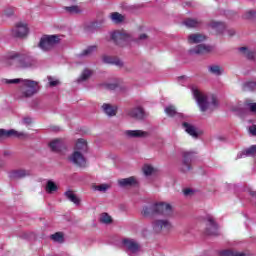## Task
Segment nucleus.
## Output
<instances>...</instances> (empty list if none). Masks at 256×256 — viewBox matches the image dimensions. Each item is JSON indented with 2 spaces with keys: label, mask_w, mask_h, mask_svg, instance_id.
Wrapping results in <instances>:
<instances>
[{
  "label": "nucleus",
  "mask_w": 256,
  "mask_h": 256,
  "mask_svg": "<svg viewBox=\"0 0 256 256\" xmlns=\"http://www.w3.org/2000/svg\"><path fill=\"white\" fill-rule=\"evenodd\" d=\"M183 193L185 197H192V195H195V191L191 188H185Z\"/></svg>",
  "instance_id": "nucleus-48"
},
{
  "label": "nucleus",
  "mask_w": 256,
  "mask_h": 256,
  "mask_svg": "<svg viewBox=\"0 0 256 256\" xmlns=\"http://www.w3.org/2000/svg\"><path fill=\"white\" fill-rule=\"evenodd\" d=\"M142 215H144V217H151V215H156L155 204L145 206L142 210Z\"/></svg>",
  "instance_id": "nucleus-30"
},
{
  "label": "nucleus",
  "mask_w": 256,
  "mask_h": 256,
  "mask_svg": "<svg viewBox=\"0 0 256 256\" xmlns=\"http://www.w3.org/2000/svg\"><path fill=\"white\" fill-rule=\"evenodd\" d=\"M165 113L168 117H175V115H177V110L175 109V106H168L165 108Z\"/></svg>",
  "instance_id": "nucleus-43"
},
{
  "label": "nucleus",
  "mask_w": 256,
  "mask_h": 256,
  "mask_svg": "<svg viewBox=\"0 0 256 256\" xmlns=\"http://www.w3.org/2000/svg\"><path fill=\"white\" fill-rule=\"evenodd\" d=\"M155 171V168L151 165H145L143 167V173L144 175H153V172Z\"/></svg>",
  "instance_id": "nucleus-45"
},
{
  "label": "nucleus",
  "mask_w": 256,
  "mask_h": 256,
  "mask_svg": "<svg viewBox=\"0 0 256 256\" xmlns=\"http://www.w3.org/2000/svg\"><path fill=\"white\" fill-rule=\"evenodd\" d=\"M193 152H184L181 171L183 173H187V171H191V161H193Z\"/></svg>",
  "instance_id": "nucleus-13"
},
{
  "label": "nucleus",
  "mask_w": 256,
  "mask_h": 256,
  "mask_svg": "<svg viewBox=\"0 0 256 256\" xmlns=\"http://www.w3.org/2000/svg\"><path fill=\"white\" fill-rule=\"evenodd\" d=\"M255 18H256L255 10H248L243 15V19H255Z\"/></svg>",
  "instance_id": "nucleus-44"
},
{
  "label": "nucleus",
  "mask_w": 256,
  "mask_h": 256,
  "mask_svg": "<svg viewBox=\"0 0 256 256\" xmlns=\"http://www.w3.org/2000/svg\"><path fill=\"white\" fill-rule=\"evenodd\" d=\"M64 11L70 15H78V13H81V8L79 6H66L64 7Z\"/></svg>",
  "instance_id": "nucleus-34"
},
{
  "label": "nucleus",
  "mask_w": 256,
  "mask_h": 256,
  "mask_svg": "<svg viewBox=\"0 0 256 256\" xmlns=\"http://www.w3.org/2000/svg\"><path fill=\"white\" fill-rule=\"evenodd\" d=\"M61 41V38H59V35H50V36H44L40 39V42L38 44V47L42 51H51L57 43Z\"/></svg>",
  "instance_id": "nucleus-4"
},
{
  "label": "nucleus",
  "mask_w": 256,
  "mask_h": 256,
  "mask_svg": "<svg viewBox=\"0 0 256 256\" xmlns=\"http://www.w3.org/2000/svg\"><path fill=\"white\" fill-rule=\"evenodd\" d=\"M256 89V82L251 81V82H246L243 86L244 91H255Z\"/></svg>",
  "instance_id": "nucleus-41"
},
{
  "label": "nucleus",
  "mask_w": 256,
  "mask_h": 256,
  "mask_svg": "<svg viewBox=\"0 0 256 256\" xmlns=\"http://www.w3.org/2000/svg\"><path fill=\"white\" fill-rule=\"evenodd\" d=\"M0 167H3V162H0Z\"/></svg>",
  "instance_id": "nucleus-55"
},
{
  "label": "nucleus",
  "mask_w": 256,
  "mask_h": 256,
  "mask_svg": "<svg viewBox=\"0 0 256 256\" xmlns=\"http://www.w3.org/2000/svg\"><path fill=\"white\" fill-rule=\"evenodd\" d=\"M248 131H249L250 135H253L254 137H256V125L250 126Z\"/></svg>",
  "instance_id": "nucleus-49"
},
{
  "label": "nucleus",
  "mask_w": 256,
  "mask_h": 256,
  "mask_svg": "<svg viewBox=\"0 0 256 256\" xmlns=\"http://www.w3.org/2000/svg\"><path fill=\"white\" fill-rule=\"evenodd\" d=\"M74 151H79L80 153H86L87 151V140L79 138L76 141Z\"/></svg>",
  "instance_id": "nucleus-25"
},
{
  "label": "nucleus",
  "mask_w": 256,
  "mask_h": 256,
  "mask_svg": "<svg viewBox=\"0 0 256 256\" xmlns=\"http://www.w3.org/2000/svg\"><path fill=\"white\" fill-rule=\"evenodd\" d=\"M208 73L210 75H214L215 77H221L223 73H225V70L223 67L219 64H210L208 67Z\"/></svg>",
  "instance_id": "nucleus-20"
},
{
  "label": "nucleus",
  "mask_w": 256,
  "mask_h": 256,
  "mask_svg": "<svg viewBox=\"0 0 256 256\" xmlns=\"http://www.w3.org/2000/svg\"><path fill=\"white\" fill-rule=\"evenodd\" d=\"M256 155V145H252L249 148L242 151L240 154H238V159H241V157H255Z\"/></svg>",
  "instance_id": "nucleus-26"
},
{
  "label": "nucleus",
  "mask_w": 256,
  "mask_h": 256,
  "mask_svg": "<svg viewBox=\"0 0 256 256\" xmlns=\"http://www.w3.org/2000/svg\"><path fill=\"white\" fill-rule=\"evenodd\" d=\"M100 223H104L105 225H109L110 223H113V219L111 216L107 213H102L100 216Z\"/></svg>",
  "instance_id": "nucleus-40"
},
{
  "label": "nucleus",
  "mask_w": 256,
  "mask_h": 256,
  "mask_svg": "<svg viewBox=\"0 0 256 256\" xmlns=\"http://www.w3.org/2000/svg\"><path fill=\"white\" fill-rule=\"evenodd\" d=\"M65 197L67 198L68 201H71V203H74V205H81V199L73 193V191L68 190L65 192Z\"/></svg>",
  "instance_id": "nucleus-27"
},
{
  "label": "nucleus",
  "mask_w": 256,
  "mask_h": 256,
  "mask_svg": "<svg viewBox=\"0 0 256 256\" xmlns=\"http://www.w3.org/2000/svg\"><path fill=\"white\" fill-rule=\"evenodd\" d=\"M4 155H5V157H8V155H11V152L6 151V152H4Z\"/></svg>",
  "instance_id": "nucleus-54"
},
{
  "label": "nucleus",
  "mask_w": 256,
  "mask_h": 256,
  "mask_svg": "<svg viewBox=\"0 0 256 256\" xmlns=\"http://www.w3.org/2000/svg\"><path fill=\"white\" fill-rule=\"evenodd\" d=\"M154 233H169L173 231V224L167 219H158L152 222Z\"/></svg>",
  "instance_id": "nucleus-5"
},
{
  "label": "nucleus",
  "mask_w": 256,
  "mask_h": 256,
  "mask_svg": "<svg viewBox=\"0 0 256 256\" xmlns=\"http://www.w3.org/2000/svg\"><path fill=\"white\" fill-rule=\"evenodd\" d=\"M207 53H211V46L205 44L197 45L189 50L190 55H207Z\"/></svg>",
  "instance_id": "nucleus-15"
},
{
  "label": "nucleus",
  "mask_w": 256,
  "mask_h": 256,
  "mask_svg": "<svg viewBox=\"0 0 256 256\" xmlns=\"http://www.w3.org/2000/svg\"><path fill=\"white\" fill-rule=\"evenodd\" d=\"M93 75V71L89 70L88 68L84 69L80 77L77 79L78 83H82V81H87L89 77Z\"/></svg>",
  "instance_id": "nucleus-32"
},
{
  "label": "nucleus",
  "mask_w": 256,
  "mask_h": 256,
  "mask_svg": "<svg viewBox=\"0 0 256 256\" xmlns=\"http://www.w3.org/2000/svg\"><path fill=\"white\" fill-rule=\"evenodd\" d=\"M192 95L202 113L206 111H215L217 109L219 102H217V98L213 95H206L203 92H200L199 88L192 86L191 87Z\"/></svg>",
  "instance_id": "nucleus-2"
},
{
  "label": "nucleus",
  "mask_w": 256,
  "mask_h": 256,
  "mask_svg": "<svg viewBox=\"0 0 256 256\" xmlns=\"http://www.w3.org/2000/svg\"><path fill=\"white\" fill-rule=\"evenodd\" d=\"M147 39V34H141L140 36H139V40L140 41H145Z\"/></svg>",
  "instance_id": "nucleus-52"
},
{
  "label": "nucleus",
  "mask_w": 256,
  "mask_h": 256,
  "mask_svg": "<svg viewBox=\"0 0 256 256\" xmlns=\"http://www.w3.org/2000/svg\"><path fill=\"white\" fill-rule=\"evenodd\" d=\"M210 27L217 31V33H223L225 31V23L219 21H212L210 22Z\"/></svg>",
  "instance_id": "nucleus-29"
},
{
  "label": "nucleus",
  "mask_w": 256,
  "mask_h": 256,
  "mask_svg": "<svg viewBox=\"0 0 256 256\" xmlns=\"http://www.w3.org/2000/svg\"><path fill=\"white\" fill-rule=\"evenodd\" d=\"M217 223H215V220L211 217L207 220V227H206V233L207 235H217Z\"/></svg>",
  "instance_id": "nucleus-22"
},
{
  "label": "nucleus",
  "mask_w": 256,
  "mask_h": 256,
  "mask_svg": "<svg viewBox=\"0 0 256 256\" xmlns=\"http://www.w3.org/2000/svg\"><path fill=\"white\" fill-rule=\"evenodd\" d=\"M9 137H27L25 132H18L17 130L0 129V139H9Z\"/></svg>",
  "instance_id": "nucleus-14"
},
{
  "label": "nucleus",
  "mask_w": 256,
  "mask_h": 256,
  "mask_svg": "<svg viewBox=\"0 0 256 256\" xmlns=\"http://www.w3.org/2000/svg\"><path fill=\"white\" fill-rule=\"evenodd\" d=\"M240 53L247 57V59H255V52L248 50L247 47H241L239 48Z\"/></svg>",
  "instance_id": "nucleus-33"
},
{
  "label": "nucleus",
  "mask_w": 256,
  "mask_h": 256,
  "mask_svg": "<svg viewBox=\"0 0 256 256\" xmlns=\"http://www.w3.org/2000/svg\"><path fill=\"white\" fill-rule=\"evenodd\" d=\"M105 89H109L110 91H115L117 87H119V83L114 82V83H106L104 84Z\"/></svg>",
  "instance_id": "nucleus-46"
},
{
  "label": "nucleus",
  "mask_w": 256,
  "mask_h": 256,
  "mask_svg": "<svg viewBox=\"0 0 256 256\" xmlns=\"http://www.w3.org/2000/svg\"><path fill=\"white\" fill-rule=\"evenodd\" d=\"M27 33H29V28H27V24L18 23L16 27L12 30L13 37H18L22 39V37H27Z\"/></svg>",
  "instance_id": "nucleus-11"
},
{
  "label": "nucleus",
  "mask_w": 256,
  "mask_h": 256,
  "mask_svg": "<svg viewBox=\"0 0 256 256\" xmlns=\"http://www.w3.org/2000/svg\"><path fill=\"white\" fill-rule=\"evenodd\" d=\"M103 61L104 63H108L110 65H117L118 67L123 66V62H121V60H113V58L109 57V56H104L103 57Z\"/></svg>",
  "instance_id": "nucleus-37"
},
{
  "label": "nucleus",
  "mask_w": 256,
  "mask_h": 256,
  "mask_svg": "<svg viewBox=\"0 0 256 256\" xmlns=\"http://www.w3.org/2000/svg\"><path fill=\"white\" fill-rule=\"evenodd\" d=\"M156 215H163L164 217H171L173 215V207L167 203L155 204Z\"/></svg>",
  "instance_id": "nucleus-8"
},
{
  "label": "nucleus",
  "mask_w": 256,
  "mask_h": 256,
  "mask_svg": "<svg viewBox=\"0 0 256 256\" xmlns=\"http://www.w3.org/2000/svg\"><path fill=\"white\" fill-rule=\"evenodd\" d=\"M122 245L133 255H137V253L141 252V243L133 238H124L122 240Z\"/></svg>",
  "instance_id": "nucleus-6"
},
{
  "label": "nucleus",
  "mask_w": 256,
  "mask_h": 256,
  "mask_svg": "<svg viewBox=\"0 0 256 256\" xmlns=\"http://www.w3.org/2000/svg\"><path fill=\"white\" fill-rule=\"evenodd\" d=\"M7 85H17L20 83L19 97L20 99H29L39 93V82L23 78L5 79Z\"/></svg>",
  "instance_id": "nucleus-1"
},
{
  "label": "nucleus",
  "mask_w": 256,
  "mask_h": 256,
  "mask_svg": "<svg viewBox=\"0 0 256 256\" xmlns=\"http://www.w3.org/2000/svg\"><path fill=\"white\" fill-rule=\"evenodd\" d=\"M182 127L184 131L188 133V135H190V137H193L194 139H197V137H199V131L197 130V127H195V125H193L192 123L183 122Z\"/></svg>",
  "instance_id": "nucleus-18"
},
{
  "label": "nucleus",
  "mask_w": 256,
  "mask_h": 256,
  "mask_svg": "<svg viewBox=\"0 0 256 256\" xmlns=\"http://www.w3.org/2000/svg\"><path fill=\"white\" fill-rule=\"evenodd\" d=\"M48 81L50 87H57V85H60L61 83L59 80H54L51 76L48 77Z\"/></svg>",
  "instance_id": "nucleus-47"
},
{
  "label": "nucleus",
  "mask_w": 256,
  "mask_h": 256,
  "mask_svg": "<svg viewBox=\"0 0 256 256\" xmlns=\"http://www.w3.org/2000/svg\"><path fill=\"white\" fill-rule=\"evenodd\" d=\"M32 121L33 120L31 118L26 117L22 120V123H24V125H31Z\"/></svg>",
  "instance_id": "nucleus-50"
},
{
  "label": "nucleus",
  "mask_w": 256,
  "mask_h": 256,
  "mask_svg": "<svg viewBox=\"0 0 256 256\" xmlns=\"http://www.w3.org/2000/svg\"><path fill=\"white\" fill-rule=\"evenodd\" d=\"M124 135L127 139H143L149 137V132L143 130H126Z\"/></svg>",
  "instance_id": "nucleus-12"
},
{
  "label": "nucleus",
  "mask_w": 256,
  "mask_h": 256,
  "mask_svg": "<svg viewBox=\"0 0 256 256\" xmlns=\"http://www.w3.org/2000/svg\"><path fill=\"white\" fill-rule=\"evenodd\" d=\"M102 109L108 117H115V115H117V109L111 104H103Z\"/></svg>",
  "instance_id": "nucleus-28"
},
{
  "label": "nucleus",
  "mask_w": 256,
  "mask_h": 256,
  "mask_svg": "<svg viewBox=\"0 0 256 256\" xmlns=\"http://www.w3.org/2000/svg\"><path fill=\"white\" fill-rule=\"evenodd\" d=\"M95 51H97V47L95 45L89 46L79 54V57H91Z\"/></svg>",
  "instance_id": "nucleus-31"
},
{
  "label": "nucleus",
  "mask_w": 256,
  "mask_h": 256,
  "mask_svg": "<svg viewBox=\"0 0 256 256\" xmlns=\"http://www.w3.org/2000/svg\"><path fill=\"white\" fill-rule=\"evenodd\" d=\"M220 256H245V253L237 252V251H233V250H223L220 253Z\"/></svg>",
  "instance_id": "nucleus-39"
},
{
  "label": "nucleus",
  "mask_w": 256,
  "mask_h": 256,
  "mask_svg": "<svg viewBox=\"0 0 256 256\" xmlns=\"http://www.w3.org/2000/svg\"><path fill=\"white\" fill-rule=\"evenodd\" d=\"M68 161L73 165H76V167H85L87 164V160L85 159L83 152H79L77 150H74V152L69 156Z\"/></svg>",
  "instance_id": "nucleus-7"
},
{
  "label": "nucleus",
  "mask_w": 256,
  "mask_h": 256,
  "mask_svg": "<svg viewBox=\"0 0 256 256\" xmlns=\"http://www.w3.org/2000/svg\"><path fill=\"white\" fill-rule=\"evenodd\" d=\"M227 33H228L229 37H233V35H235V29H228Z\"/></svg>",
  "instance_id": "nucleus-51"
},
{
  "label": "nucleus",
  "mask_w": 256,
  "mask_h": 256,
  "mask_svg": "<svg viewBox=\"0 0 256 256\" xmlns=\"http://www.w3.org/2000/svg\"><path fill=\"white\" fill-rule=\"evenodd\" d=\"M109 189H111V185H109V184H100V185L94 186L95 191H100L102 193H105V191H107Z\"/></svg>",
  "instance_id": "nucleus-42"
},
{
  "label": "nucleus",
  "mask_w": 256,
  "mask_h": 256,
  "mask_svg": "<svg viewBox=\"0 0 256 256\" xmlns=\"http://www.w3.org/2000/svg\"><path fill=\"white\" fill-rule=\"evenodd\" d=\"M110 19L113 21V23H123L125 17L118 12H113L110 15Z\"/></svg>",
  "instance_id": "nucleus-36"
},
{
  "label": "nucleus",
  "mask_w": 256,
  "mask_h": 256,
  "mask_svg": "<svg viewBox=\"0 0 256 256\" xmlns=\"http://www.w3.org/2000/svg\"><path fill=\"white\" fill-rule=\"evenodd\" d=\"M50 149L55 153H61L65 149V142H63V139H55L50 142Z\"/></svg>",
  "instance_id": "nucleus-21"
},
{
  "label": "nucleus",
  "mask_w": 256,
  "mask_h": 256,
  "mask_svg": "<svg viewBox=\"0 0 256 256\" xmlns=\"http://www.w3.org/2000/svg\"><path fill=\"white\" fill-rule=\"evenodd\" d=\"M111 39L116 45H124L129 41L130 37L125 32L114 31L111 33Z\"/></svg>",
  "instance_id": "nucleus-10"
},
{
  "label": "nucleus",
  "mask_w": 256,
  "mask_h": 256,
  "mask_svg": "<svg viewBox=\"0 0 256 256\" xmlns=\"http://www.w3.org/2000/svg\"><path fill=\"white\" fill-rule=\"evenodd\" d=\"M250 195H251L252 197H256V191L250 190Z\"/></svg>",
  "instance_id": "nucleus-53"
},
{
  "label": "nucleus",
  "mask_w": 256,
  "mask_h": 256,
  "mask_svg": "<svg viewBox=\"0 0 256 256\" xmlns=\"http://www.w3.org/2000/svg\"><path fill=\"white\" fill-rule=\"evenodd\" d=\"M128 115L130 117H133L134 119H143L145 117V111H143V108L141 107H136V108H132L128 112Z\"/></svg>",
  "instance_id": "nucleus-24"
},
{
  "label": "nucleus",
  "mask_w": 256,
  "mask_h": 256,
  "mask_svg": "<svg viewBox=\"0 0 256 256\" xmlns=\"http://www.w3.org/2000/svg\"><path fill=\"white\" fill-rule=\"evenodd\" d=\"M29 175H31V172L25 169H18L9 172L10 179H23L25 177H29Z\"/></svg>",
  "instance_id": "nucleus-19"
},
{
  "label": "nucleus",
  "mask_w": 256,
  "mask_h": 256,
  "mask_svg": "<svg viewBox=\"0 0 256 256\" xmlns=\"http://www.w3.org/2000/svg\"><path fill=\"white\" fill-rule=\"evenodd\" d=\"M50 239H52V241H55V243H63V241H65L63 233H61V232H56V233L52 234L50 236Z\"/></svg>",
  "instance_id": "nucleus-38"
},
{
  "label": "nucleus",
  "mask_w": 256,
  "mask_h": 256,
  "mask_svg": "<svg viewBox=\"0 0 256 256\" xmlns=\"http://www.w3.org/2000/svg\"><path fill=\"white\" fill-rule=\"evenodd\" d=\"M247 109H249L251 113H254V115H256V103L239 102L238 104L232 107V111H237L238 113H245Z\"/></svg>",
  "instance_id": "nucleus-9"
},
{
  "label": "nucleus",
  "mask_w": 256,
  "mask_h": 256,
  "mask_svg": "<svg viewBox=\"0 0 256 256\" xmlns=\"http://www.w3.org/2000/svg\"><path fill=\"white\" fill-rule=\"evenodd\" d=\"M118 185L123 189H127V187H137L138 185L137 178H135L134 176H131L128 178L118 179Z\"/></svg>",
  "instance_id": "nucleus-16"
},
{
  "label": "nucleus",
  "mask_w": 256,
  "mask_h": 256,
  "mask_svg": "<svg viewBox=\"0 0 256 256\" xmlns=\"http://www.w3.org/2000/svg\"><path fill=\"white\" fill-rule=\"evenodd\" d=\"M6 65L16 69H29L35 65V59L27 54L11 52L6 56Z\"/></svg>",
  "instance_id": "nucleus-3"
},
{
  "label": "nucleus",
  "mask_w": 256,
  "mask_h": 256,
  "mask_svg": "<svg viewBox=\"0 0 256 256\" xmlns=\"http://www.w3.org/2000/svg\"><path fill=\"white\" fill-rule=\"evenodd\" d=\"M46 193H49L50 195L52 193H55V191H57L58 187L57 184H55V182L49 180L46 184Z\"/></svg>",
  "instance_id": "nucleus-35"
},
{
  "label": "nucleus",
  "mask_w": 256,
  "mask_h": 256,
  "mask_svg": "<svg viewBox=\"0 0 256 256\" xmlns=\"http://www.w3.org/2000/svg\"><path fill=\"white\" fill-rule=\"evenodd\" d=\"M187 41L189 45H195L197 43H203V41H207V36L201 33H192L188 35Z\"/></svg>",
  "instance_id": "nucleus-17"
},
{
  "label": "nucleus",
  "mask_w": 256,
  "mask_h": 256,
  "mask_svg": "<svg viewBox=\"0 0 256 256\" xmlns=\"http://www.w3.org/2000/svg\"><path fill=\"white\" fill-rule=\"evenodd\" d=\"M183 23L186 27H188V29H197V27H201V25H203L201 20L193 18H188L184 20Z\"/></svg>",
  "instance_id": "nucleus-23"
}]
</instances>
